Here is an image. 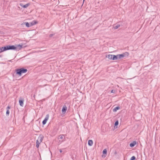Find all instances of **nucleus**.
Masks as SVG:
<instances>
[{
    "mask_svg": "<svg viewBox=\"0 0 160 160\" xmlns=\"http://www.w3.org/2000/svg\"><path fill=\"white\" fill-rule=\"evenodd\" d=\"M27 71V69L21 68L20 69H17L16 70V73L14 75V77L17 79H18L19 77L21 76L22 73H25Z\"/></svg>",
    "mask_w": 160,
    "mask_h": 160,
    "instance_id": "obj_1",
    "label": "nucleus"
},
{
    "mask_svg": "<svg viewBox=\"0 0 160 160\" xmlns=\"http://www.w3.org/2000/svg\"><path fill=\"white\" fill-rule=\"evenodd\" d=\"M22 45L18 44L15 45L7 46V50H14L17 51H19L21 50L22 47Z\"/></svg>",
    "mask_w": 160,
    "mask_h": 160,
    "instance_id": "obj_2",
    "label": "nucleus"
},
{
    "mask_svg": "<svg viewBox=\"0 0 160 160\" xmlns=\"http://www.w3.org/2000/svg\"><path fill=\"white\" fill-rule=\"evenodd\" d=\"M43 138V137L42 135H40L38 137V139L36 141V147L38 148L39 146V144L42 142Z\"/></svg>",
    "mask_w": 160,
    "mask_h": 160,
    "instance_id": "obj_3",
    "label": "nucleus"
},
{
    "mask_svg": "<svg viewBox=\"0 0 160 160\" xmlns=\"http://www.w3.org/2000/svg\"><path fill=\"white\" fill-rule=\"evenodd\" d=\"M37 33L38 32H36L35 30H33L29 32L28 34V36L31 38L36 35Z\"/></svg>",
    "mask_w": 160,
    "mask_h": 160,
    "instance_id": "obj_4",
    "label": "nucleus"
},
{
    "mask_svg": "<svg viewBox=\"0 0 160 160\" xmlns=\"http://www.w3.org/2000/svg\"><path fill=\"white\" fill-rule=\"evenodd\" d=\"M115 55L112 54H108L106 55V58L110 60H115Z\"/></svg>",
    "mask_w": 160,
    "mask_h": 160,
    "instance_id": "obj_5",
    "label": "nucleus"
},
{
    "mask_svg": "<svg viewBox=\"0 0 160 160\" xmlns=\"http://www.w3.org/2000/svg\"><path fill=\"white\" fill-rule=\"evenodd\" d=\"M124 55L123 54H118L115 56V60H119L123 58Z\"/></svg>",
    "mask_w": 160,
    "mask_h": 160,
    "instance_id": "obj_6",
    "label": "nucleus"
},
{
    "mask_svg": "<svg viewBox=\"0 0 160 160\" xmlns=\"http://www.w3.org/2000/svg\"><path fill=\"white\" fill-rule=\"evenodd\" d=\"M49 116L48 114L46 115L44 119L42 122V124L43 125H45L47 122V121L48 119Z\"/></svg>",
    "mask_w": 160,
    "mask_h": 160,
    "instance_id": "obj_7",
    "label": "nucleus"
},
{
    "mask_svg": "<svg viewBox=\"0 0 160 160\" xmlns=\"http://www.w3.org/2000/svg\"><path fill=\"white\" fill-rule=\"evenodd\" d=\"M30 5V4L29 3H27L25 5H23L22 3L20 4V5L24 8H27Z\"/></svg>",
    "mask_w": 160,
    "mask_h": 160,
    "instance_id": "obj_8",
    "label": "nucleus"
},
{
    "mask_svg": "<svg viewBox=\"0 0 160 160\" xmlns=\"http://www.w3.org/2000/svg\"><path fill=\"white\" fill-rule=\"evenodd\" d=\"M26 25V27L28 28L30 27V23H28L27 22H24L21 24L22 25Z\"/></svg>",
    "mask_w": 160,
    "mask_h": 160,
    "instance_id": "obj_9",
    "label": "nucleus"
},
{
    "mask_svg": "<svg viewBox=\"0 0 160 160\" xmlns=\"http://www.w3.org/2000/svg\"><path fill=\"white\" fill-rule=\"evenodd\" d=\"M38 23V22H37L36 20H34L32 22H30V27H31L33 25H34Z\"/></svg>",
    "mask_w": 160,
    "mask_h": 160,
    "instance_id": "obj_10",
    "label": "nucleus"
},
{
    "mask_svg": "<svg viewBox=\"0 0 160 160\" xmlns=\"http://www.w3.org/2000/svg\"><path fill=\"white\" fill-rule=\"evenodd\" d=\"M7 46L5 47H2L0 48V53L4 51L7 50Z\"/></svg>",
    "mask_w": 160,
    "mask_h": 160,
    "instance_id": "obj_11",
    "label": "nucleus"
},
{
    "mask_svg": "<svg viewBox=\"0 0 160 160\" xmlns=\"http://www.w3.org/2000/svg\"><path fill=\"white\" fill-rule=\"evenodd\" d=\"M67 109V107L66 106H63L62 109V112L63 113H64L66 112Z\"/></svg>",
    "mask_w": 160,
    "mask_h": 160,
    "instance_id": "obj_12",
    "label": "nucleus"
},
{
    "mask_svg": "<svg viewBox=\"0 0 160 160\" xmlns=\"http://www.w3.org/2000/svg\"><path fill=\"white\" fill-rule=\"evenodd\" d=\"M136 144V142L135 141H133L130 144V146L131 147H133Z\"/></svg>",
    "mask_w": 160,
    "mask_h": 160,
    "instance_id": "obj_13",
    "label": "nucleus"
},
{
    "mask_svg": "<svg viewBox=\"0 0 160 160\" xmlns=\"http://www.w3.org/2000/svg\"><path fill=\"white\" fill-rule=\"evenodd\" d=\"M103 155H102V157H105L106 156V155H104V154H106L107 153V150L106 149L103 150L102 152Z\"/></svg>",
    "mask_w": 160,
    "mask_h": 160,
    "instance_id": "obj_14",
    "label": "nucleus"
},
{
    "mask_svg": "<svg viewBox=\"0 0 160 160\" xmlns=\"http://www.w3.org/2000/svg\"><path fill=\"white\" fill-rule=\"evenodd\" d=\"M93 143V142L92 140H90L88 141V145L89 146H92Z\"/></svg>",
    "mask_w": 160,
    "mask_h": 160,
    "instance_id": "obj_15",
    "label": "nucleus"
},
{
    "mask_svg": "<svg viewBox=\"0 0 160 160\" xmlns=\"http://www.w3.org/2000/svg\"><path fill=\"white\" fill-rule=\"evenodd\" d=\"M120 107H119V106H118L115 108H114L113 109V112H117V111L119 109H120Z\"/></svg>",
    "mask_w": 160,
    "mask_h": 160,
    "instance_id": "obj_16",
    "label": "nucleus"
},
{
    "mask_svg": "<svg viewBox=\"0 0 160 160\" xmlns=\"http://www.w3.org/2000/svg\"><path fill=\"white\" fill-rule=\"evenodd\" d=\"M119 124L118 121H117L114 124V128H117V125H118Z\"/></svg>",
    "mask_w": 160,
    "mask_h": 160,
    "instance_id": "obj_17",
    "label": "nucleus"
},
{
    "mask_svg": "<svg viewBox=\"0 0 160 160\" xmlns=\"http://www.w3.org/2000/svg\"><path fill=\"white\" fill-rule=\"evenodd\" d=\"M19 103L20 105L23 107V100H19Z\"/></svg>",
    "mask_w": 160,
    "mask_h": 160,
    "instance_id": "obj_18",
    "label": "nucleus"
},
{
    "mask_svg": "<svg viewBox=\"0 0 160 160\" xmlns=\"http://www.w3.org/2000/svg\"><path fill=\"white\" fill-rule=\"evenodd\" d=\"M120 26V25H117L114 27V28L115 29H118Z\"/></svg>",
    "mask_w": 160,
    "mask_h": 160,
    "instance_id": "obj_19",
    "label": "nucleus"
},
{
    "mask_svg": "<svg viewBox=\"0 0 160 160\" xmlns=\"http://www.w3.org/2000/svg\"><path fill=\"white\" fill-rule=\"evenodd\" d=\"M63 138V136L62 135H61L59 136V138L61 139H62Z\"/></svg>",
    "mask_w": 160,
    "mask_h": 160,
    "instance_id": "obj_20",
    "label": "nucleus"
},
{
    "mask_svg": "<svg viewBox=\"0 0 160 160\" xmlns=\"http://www.w3.org/2000/svg\"><path fill=\"white\" fill-rule=\"evenodd\" d=\"M9 111L8 110H7L6 114L8 116L9 114Z\"/></svg>",
    "mask_w": 160,
    "mask_h": 160,
    "instance_id": "obj_21",
    "label": "nucleus"
},
{
    "mask_svg": "<svg viewBox=\"0 0 160 160\" xmlns=\"http://www.w3.org/2000/svg\"><path fill=\"white\" fill-rule=\"evenodd\" d=\"M135 159V157L133 156L131 158L130 160H134Z\"/></svg>",
    "mask_w": 160,
    "mask_h": 160,
    "instance_id": "obj_22",
    "label": "nucleus"
},
{
    "mask_svg": "<svg viewBox=\"0 0 160 160\" xmlns=\"http://www.w3.org/2000/svg\"><path fill=\"white\" fill-rule=\"evenodd\" d=\"M116 92V91L115 90H112L111 91V92L112 93H115Z\"/></svg>",
    "mask_w": 160,
    "mask_h": 160,
    "instance_id": "obj_23",
    "label": "nucleus"
},
{
    "mask_svg": "<svg viewBox=\"0 0 160 160\" xmlns=\"http://www.w3.org/2000/svg\"><path fill=\"white\" fill-rule=\"evenodd\" d=\"M10 107L9 106H8L7 108V110H9V109H10Z\"/></svg>",
    "mask_w": 160,
    "mask_h": 160,
    "instance_id": "obj_24",
    "label": "nucleus"
},
{
    "mask_svg": "<svg viewBox=\"0 0 160 160\" xmlns=\"http://www.w3.org/2000/svg\"><path fill=\"white\" fill-rule=\"evenodd\" d=\"M60 152H62V150H60Z\"/></svg>",
    "mask_w": 160,
    "mask_h": 160,
    "instance_id": "obj_25",
    "label": "nucleus"
},
{
    "mask_svg": "<svg viewBox=\"0 0 160 160\" xmlns=\"http://www.w3.org/2000/svg\"><path fill=\"white\" fill-rule=\"evenodd\" d=\"M84 0H83V2H84Z\"/></svg>",
    "mask_w": 160,
    "mask_h": 160,
    "instance_id": "obj_26",
    "label": "nucleus"
}]
</instances>
